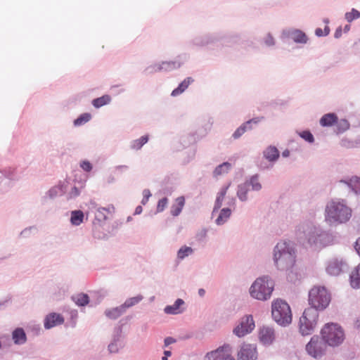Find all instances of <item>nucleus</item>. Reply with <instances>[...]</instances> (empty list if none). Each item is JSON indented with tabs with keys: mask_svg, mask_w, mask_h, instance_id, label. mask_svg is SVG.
<instances>
[{
	"mask_svg": "<svg viewBox=\"0 0 360 360\" xmlns=\"http://www.w3.org/2000/svg\"><path fill=\"white\" fill-rule=\"evenodd\" d=\"M63 322L64 318L63 316L56 313H50L46 316L44 325L46 329H50L56 326L63 324Z\"/></svg>",
	"mask_w": 360,
	"mask_h": 360,
	"instance_id": "17",
	"label": "nucleus"
},
{
	"mask_svg": "<svg viewBox=\"0 0 360 360\" xmlns=\"http://www.w3.org/2000/svg\"><path fill=\"white\" fill-rule=\"evenodd\" d=\"M296 238L303 245L307 243L315 248H321L332 243L333 236L310 222L300 224L296 230Z\"/></svg>",
	"mask_w": 360,
	"mask_h": 360,
	"instance_id": "2",
	"label": "nucleus"
},
{
	"mask_svg": "<svg viewBox=\"0 0 360 360\" xmlns=\"http://www.w3.org/2000/svg\"><path fill=\"white\" fill-rule=\"evenodd\" d=\"M319 312L314 308L306 309L302 316L300 318L299 329L302 335L311 334L317 324Z\"/></svg>",
	"mask_w": 360,
	"mask_h": 360,
	"instance_id": "8",
	"label": "nucleus"
},
{
	"mask_svg": "<svg viewBox=\"0 0 360 360\" xmlns=\"http://www.w3.org/2000/svg\"><path fill=\"white\" fill-rule=\"evenodd\" d=\"M330 302V295L325 287L314 286L309 292L310 308L318 310L326 309Z\"/></svg>",
	"mask_w": 360,
	"mask_h": 360,
	"instance_id": "7",
	"label": "nucleus"
},
{
	"mask_svg": "<svg viewBox=\"0 0 360 360\" xmlns=\"http://www.w3.org/2000/svg\"><path fill=\"white\" fill-rule=\"evenodd\" d=\"M271 314L274 320L279 325L286 326L292 321V313L289 304L277 299L271 305Z\"/></svg>",
	"mask_w": 360,
	"mask_h": 360,
	"instance_id": "5",
	"label": "nucleus"
},
{
	"mask_svg": "<svg viewBox=\"0 0 360 360\" xmlns=\"http://www.w3.org/2000/svg\"><path fill=\"white\" fill-rule=\"evenodd\" d=\"M213 40L210 37H198L193 39V44L196 46H202L209 44L212 42Z\"/></svg>",
	"mask_w": 360,
	"mask_h": 360,
	"instance_id": "41",
	"label": "nucleus"
},
{
	"mask_svg": "<svg viewBox=\"0 0 360 360\" xmlns=\"http://www.w3.org/2000/svg\"><path fill=\"white\" fill-rule=\"evenodd\" d=\"M231 209L229 207H225L220 210L218 217L215 220V223L218 226L223 225L230 218L231 214Z\"/></svg>",
	"mask_w": 360,
	"mask_h": 360,
	"instance_id": "25",
	"label": "nucleus"
},
{
	"mask_svg": "<svg viewBox=\"0 0 360 360\" xmlns=\"http://www.w3.org/2000/svg\"><path fill=\"white\" fill-rule=\"evenodd\" d=\"M143 211V208L141 205H139L136 207L134 214H140Z\"/></svg>",
	"mask_w": 360,
	"mask_h": 360,
	"instance_id": "62",
	"label": "nucleus"
},
{
	"mask_svg": "<svg viewBox=\"0 0 360 360\" xmlns=\"http://www.w3.org/2000/svg\"><path fill=\"white\" fill-rule=\"evenodd\" d=\"M82 188H83L82 186H81L79 188H78L77 186H73L71 188V190L68 192V193L67 194V199L72 200V199H75L77 197H78L82 192Z\"/></svg>",
	"mask_w": 360,
	"mask_h": 360,
	"instance_id": "45",
	"label": "nucleus"
},
{
	"mask_svg": "<svg viewBox=\"0 0 360 360\" xmlns=\"http://www.w3.org/2000/svg\"><path fill=\"white\" fill-rule=\"evenodd\" d=\"M299 135L308 143H312L314 141V136L309 131H303L300 132Z\"/></svg>",
	"mask_w": 360,
	"mask_h": 360,
	"instance_id": "46",
	"label": "nucleus"
},
{
	"mask_svg": "<svg viewBox=\"0 0 360 360\" xmlns=\"http://www.w3.org/2000/svg\"><path fill=\"white\" fill-rule=\"evenodd\" d=\"M260 120L261 118L255 117L247 121L235 131V132L233 134V137L234 139H238L246 131V130L252 129V123L257 124Z\"/></svg>",
	"mask_w": 360,
	"mask_h": 360,
	"instance_id": "20",
	"label": "nucleus"
},
{
	"mask_svg": "<svg viewBox=\"0 0 360 360\" xmlns=\"http://www.w3.org/2000/svg\"><path fill=\"white\" fill-rule=\"evenodd\" d=\"M352 215V210L346 200L333 199L328 201L325 207L324 217L326 222L332 226L346 224Z\"/></svg>",
	"mask_w": 360,
	"mask_h": 360,
	"instance_id": "3",
	"label": "nucleus"
},
{
	"mask_svg": "<svg viewBox=\"0 0 360 360\" xmlns=\"http://www.w3.org/2000/svg\"><path fill=\"white\" fill-rule=\"evenodd\" d=\"M64 193V185L60 183L51 187L43 196L42 200L45 201L47 199H53L58 196L62 195Z\"/></svg>",
	"mask_w": 360,
	"mask_h": 360,
	"instance_id": "19",
	"label": "nucleus"
},
{
	"mask_svg": "<svg viewBox=\"0 0 360 360\" xmlns=\"http://www.w3.org/2000/svg\"><path fill=\"white\" fill-rule=\"evenodd\" d=\"M110 97L108 95H104L101 97L95 98L92 101L93 105L96 108H101L104 105L108 104L110 102Z\"/></svg>",
	"mask_w": 360,
	"mask_h": 360,
	"instance_id": "36",
	"label": "nucleus"
},
{
	"mask_svg": "<svg viewBox=\"0 0 360 360\" xmlns=\"http://www.w3.org/2000/svg\"><path fill=\"white\" fill-rule=\"evenodd\" d=\"M72 299L77 305L81 307L85 306L89 301V296L86 294L77 295L76 297H73Z\"/></svg>",
	"mask_w": 360,
	"mask_h": 360,
	"instance_id": "38",
	"label": "nucleus"
},
{
	"mask_svg": "<svg viewBox=\"0 0 360 360\" xmlns=\"http://www.w3.org/2000/svg\"><path fill=\"white\" fill-rule=\"evenodd\" d=\"M235 204H236V200L234 198H231L229 202H227V205H229L230 207H235Z\"/></svg>",
	"mask_w": 360,
	"mask_h": 360,
	"instance_id": "63",
	"label": "nucleus"
},
{
	"mask_svg": "<svg viewBox=\"0 0 360 360\" xmlns=\"http://www.w3.org/2000/svg\"><path fill=\"white\" fill-rule=\"evenodd\" d=\"M172 355V352L168 350H165L164 352V356L162 357L161 360H167L168 357Z\"/></svg>",
	"mask_w": 360,
	"mask_h": 360,
	"instance_id": "60",
	"label": "nucleus"
},
{
	"mask_svg": "<svg viewBox=\"0 0 360 360\" xmlns=\"http://www.w3.org/2000/svg\"><path fill=\"white\" fill-rule=\"evenodd\" d=\"M346 268L347 264L342 259L333 258L328 261L326 271L331 276H338Z\"/></svg>",
	"mask_w": 360,
	"mask_h": 360,
	"instance_id": "15",
	"label": "nucleus"
},
{
	"mask_svg": "<svg viewBox=\"0 0 360 360\" xmlns=\"http://www.w3.org/2000/svg\"><path fill=\"white\" fill-rule=\"evenodd\" d=\"M80 167L85 172H90L92 169V165L90 163V162L87 160H84L81 162Z\"/></svg>",
	"mask_w": 360,
	"mask_h": 360,
	"instance_id": "51",
	"label": "nucleus"
},
{
	"mask_svg": "<svg viewBox=\"0 0 360 360\" xmlns=\"http://www.w3.org/2000/svg\"><path fill=\"white\" fill-rule=\"evenodd\" d=\"M254 328L255 322L252 316L247 315L241 319L239 324L235 327L233 332L236 336L241 338L251 333Z\"/></svg>",
	"mask_w": 360,
	"mask_h": 360,
	"instance_id": "12",
	"label": "nucleus"
},
{
	"mask_svg": "<svg viewBox=\"0 0 360 360\" xmlns=\"http://www.w3.org/2000/svg\"><path fill=\"white\" fill-rule=\"evenodd\" d=\"M167 202H168V200L167 198H163L160 199L158 202L157 211L158 212H162L165 210V208L166 207Z\"/></svg>",
	"mask_w": 360,
	"mask_h": 360,
	"instance_id": "50",
	"label": "nucleus"
},
{
	"mask_svg": "<svg viewBox=\"0 0 360 360\" xmlns=\"http://www.w3.org/2000/svg\"><path fill=\"white\" fill-rule=\"evenodd\" d=\"M249 188L250 187L248 186V184L245 182L238 186L236 195L240 201L245 202L248 200V193L250 190Z\"/></svg>",
	"mask_w": 360,
	"mask_h": 360,
	"instance_id": "28",
	"label": "nucleus"
},
{
	"mask_svg": "<svg viewBox=\"0 0 360 360\" xmlns=\"http://www.w3.org/2000/svg\"><path fill=\"white\" fill-rule=\"evenodd\" d=\"M263 155L268 161L274 162L279 158V151L275 146H270L263 151Z\"/></svg>",
	"mask_w": 360,
	"mask_h": 360,
	"instance_id": "23",
	"label": "nucleus"
},
{
	"mask_svg": "<svg viewBox=\"0 0 360 360\" xmlns=\"http://www.w3.org/2000/svg\"><path fill=\"white\" fill-rule=\"evenodd\" d=\"M351 285L354 288H360V264L350 275Z\"/></svg>",
	"mask_w": 360,
	"mask_h": 360,
	"instance_id": "30",
	"label": "nucleus"
},
{
	"mask_svg": "<svg viewBox=\"0 0 360 360\" xmlns=\"http://www.w3.org/2000/svg\"><path fill=\"white\" fill-rule=\"evenodd\" d=\"M205 360H235L232 356V348L229 344H224L217 349L207 352Z\"/></svg>",
	"mask_w": 360,
	"mask_h": 360,
	"instance_id": "11",
	"label": "nucleus"
},
{
	"mask_svg": "<svg viewBox=\"0 0 360 360\" xmlns=\"http://www.w3.org/2000/svg\"><path fill=\"white\" fill-rule=\"evenodd\" d=\"M231 165L229 162H223L215 168L213 172V175L214 176L217 177L218 176L226 174L231 169Z\"/></svg>",
	"mask_w": 360,
	"mask_h": 360,
	"instance_id": "33",
	"label": "nucleus"
},
{
	"mask_svg": "<svg viewBox=\"0 0 360 360\" xmlns=\"http://www.w3.org/2000/svg\"><path fill=\"white\" fill-rule=\"evenodd\" d=\"M354 248L360 256V237L356 241Z\"/></svg>",
	"mask_w": 360,
	"mask_h": 360,
	"instance_id": "59",
	"label": "nucleus"
},
{
	"mask_svg": "<svg viewBox=\"0 0 360 360\" xmlns=\"http://www.w3.org/2000/svg\"><path fill=\"white\" fill-rule=\"evenodd\" d=\"M230 184H229L228 185L223 186L220 189L219 192L217 193L216 200H219V201L223 202V200L226 195L227 191L230 186Z\"/></svg>",
	"mask_w": 360,
	"mask_h": 360,
	"instance_id": "47",
	"label": "nucleus"
},
{
	"mask_svg": "<svg viewBox=\"0 0 360 360\" xmlns=\"http://www.w3.org/2000/svg\"><path fill=\"white\" fill-rule=\"evenodd\" d=\"M193 82V79L191 77H187L184 81H182L177 88L174 89L171 95L172 96H176L181 93H183L189 86V84Z\"/></svg>",
	"mask_w": 360,
	"mask_h": 360,
	"instance_id": "29",
	"label": "nucleus"
},
{
	"mask_svg": "<svg viewBox=\"0 0 360 360\" xmlns=\"http://www.w3.org/2000/svg\"><path fill=\"white\" fill-rule=\"evenodd\" d=\"M184 304V301L182 299H177L172 305H167L164 309V312L167 314H179L183 310L181 307Z\"/></svg>",
	"mask_w": 360,
	"mask_h": 360,
	"instance_id": "22",
	"label": "nucleus"
},
{
	"mask_svg": "<svg viewBox=\"0 0 360 360\" xmlns=\"http://www.w3.org/2000/svg\"><path fill=\"white\" fill-rule=\"evenodd\" d=\"M109 210L104 207H98L95 212V218L98 221L106 220L107 216L105 212H109Z\"/></svg>",
	"mask_w": 360,
	"mask_h": 360,
	"instance_id": "42",
	"label": "nucleus"
},
{
	"mask_svg": "<svg viewBox=\"0 0 360 360\" xmlns=\"http://www.w3.org/2000/svg\"><path fill=\"white\" fill-rule=\"evenodd\" d=\"M354 327L357 329H360V317H358L354 322Z\"/></svg>",
	"mask_w": 360,
	"mask_h": 360,
	"instance_id": "64",
	"label": "nucleus"
},
{
	"mask_svg": "<svg viewBox=\"0 0 360 360\" xmlns=\"http://www.w3.org/2000/svg\"><path fill=\"white\" fill-rule=\"evenodd\" d=\"M264 41L265 44L269 46H273L274 44V39L270 34H267Z\"/></svg>",
	"mask_w": 360,
	"mask_h": 360,
	"instance_id": "54",
	"label": "nucleus"
},
{
	"mask_svg": "<svg viewBox=\"0 0 360 360\" xmlns=\"http://www.w3.org/2000/svg\"><path fill=\"white\" fill-rule=\"evenodd\" d=\"M296 249L293 243L281 240L273 249V261L275 267L287 273V279L294 282L297 276L292 271L296 262Z\"/></svg>",
	"mask_w": 360,
	"mask_h": 360,
	"instance_id": "1",
	"label": "nucleus"
},
{
	"mask_svg": "<svg viewBox=\"0 0 360 360\" xmlns=\"http://www.w3.org/2000/svg\"><path fill=\"white\" fill-rule=\"evenodd\" d=\"M125 312L122 305L116 307L112 309H108L105 311V315L110 319H116Z\"/></svg>",
	"mask_w": 360,
	"mask_h": 360,
	"instance_id": "26",
	"label": "nucleus"
},
{
	"mask_svg": "<svg viewBox=\"0 0 360 360\" xmlns=\"http://www.w3.org/2000/svg\"><path fill=\"white\" fill-rule=\"evenodd\" d=\"M222 201H219V200H215V202H214V208H213V210H212V215L214 214V213L217 211H218L221 207L222 206Z\"/></svg>",
	"mask_w": 360,
	"mask_h": 360,
	"instance_id": "56",
	"label": "nucleus"
},
{
	"mask_svg": "<svg viewBox=\"0 0 360 360\" xmlns=\"http://www.w3.org/2000/svg\"><path fill=\"white\" fill-rule=\"evenodd\" d=\"M248 184L249 187H251V190L254 191H259L262 189V186L259 181V176L257 174L252 176L249 179L245 181Z\"/></svg>",
	"mask_w": 360,
	"mask_h": 360,
	"instance_id": "32",
	"label": "nucleus"
},
{
	"mask_svg": "<svg viewBox=\"0 0 360 360\" xmlns=\"http://www.w3.org/2000/svg\"><path fill=\"white\" fill-rule=\"evenodd\" d=\"M283 34L292 39L296 43L305 44L307 41V37L300 30H288L283 31Z\"/></svg>",
	"mask_w": 360,
	"mask_h": 360,
	"instance_id": "18",
	"label": "nucleus"
},
{
	"mask_svg": "<svg viewBox=\"0 0 360 360\" xmlns=\"http://www.w3.org/2000/svg\"><path fill=\"white\" fill-rule=\"evenodd\" d=\"M342 29L341 27H338L334 34V37L336 39L340 38L342 36Z\"/></svg>",
	"mask_w": 360,
	"mask_h": 360,
	"instance_id": "58",
	"label": "nucleus"
},
{
	"mask_svg": "<svg viewBox=\"0 0 360 360\" xmlns=\"http://www.w3.org/2000/svg\"><path fill=\"white\" fill-rule=\"evenodd\" d=\"M340 146L345 148H354L357 147L359 143L357 141L349 139L347 138H343L340 143Z\"/></svg>",
	"mask_w": 360,
	"mask_h": 360,
	"instance_id": "44",
	"label": "nucleus"
},
{
	"mask_svg": "<svg viewBox=\"0 0 360 360\" xmlns=\"http://www.w3.org/2000/svg\"><path fill=\"white\" fill-rule=\"evenodd\" d=\"M315 34L317 37H322L324 36V33L321 28H316L315 30Z\"/></svg>",
	"mask_w": 360,
	"mask_h": 360,
	"instance_id": "61",
	"label": "nucleus"
},
{
	"mask_svg": "<svg viewBox=\"0 0 360 360\" xmlns=\"http://www.w3.org/2000/svg\"><path fill=\"white\" fill-rule=\"evenodd\" d=\"M181 63L179 60L163 61L160 64H155L148 66L146 71L148 73H153L160 71H171L181 67Z\"/></svg>",
	"mask_w": 360,
	"mask_h": 360,
	"instance_id": "13",
	"label": "nucleus"
},
{
	"mask_svg": "<svg viewBox=\"0 0 360 360\" xmlns=\"http://www.w3.org/2000/svg\"><path fill=\"white\" fill-rule=\"evenodd\" d=\"M185 204V198L184 196L178 197L176 199L175 204L172 205L171 207V214L174 217H177L180 214L182 211V209Z\"/></svg>",
	"mask_w": 360,
	"mask_h": 360,
	"instance_id": "24",
	"label": "nucleus"
},
{
	"mask_svg": "<svg viewBox=\"0 0 360 360\" xmlns=\"http://www.w3.org/2000/svg\"><path fill=\"white\" fill-rule=\"evenodd\" d=\"M275 283L269 275L256 278L249 288L250 295L257 300L266 301L270 299L274 289Z\"/></svg>",
	"mask_w": 360,
	"mask_h": 360,
	"instance_id": "4",
	"label": "nucleus"
},
{
	"mask_svg": "<svg viewBox=\"0 0 360 360\" xmlns=\"http://www.w3.org/2000/svg\"><path fill=\"white\" fill-rule=\"evenodd\" d=\"M349 127V124L346 120H341L339 122H338V129L339 132H344Z\"/></svg>",
	"mask_w": 360,
	"mask_h": 360,
	"instance_id": "48",
	"label": "nucleus"
},
{
	"mask_svg": "<svg viewBox=\"0 0 360 360\" xmlns=\"http://www.w3.org/2000/svg\"><path fill=\"white\" fill-rule=\"evenodd\" d=\"M91 119V115L89 113H84L79 115L76 120H74L75 126L82 125Z\"/></svg>",
	"mask_w": 360,
	"mask_h": 360,
	"instance_id": "43",
	"label": "nucleus"
},
{
	"mask_svg": "<svg viewBox=\"0 0 360 360\" xmlns=\"http://www.w3.org/2000/svg\"><path fill=\"white\" fill-rule=\"evenodd\" d=\"M360 18V12L355 8H352L351 11L347 12L345 14V18L348 22H352L353 20Z\"/></svg>",
	"mask_w": 360,
	"mask_h": 360,
	"instance_id": "39",
	"label": "nucleus"
},
{
	"mask_svg": "<svg viewBox=\"0 0 360 360\" xmlns=\"http://www.w3.org/2000/svg\"><path fill=\"white\" fill-rule=\"evenodd\" d=\"M222 201H219V200H215V202H214V208H213V210H212V215L214 214V213L217 211H218L221 207L222 206Z\"/></svg>",
	"mask_w": 360,
	"mask_h": 360,
	"instance_id": "57",
	"label": "nucleus"
},
{
	"mask_svg": "<svg viewBox=\"0 0 360 360\" xmlns=\"http://www.w3.org/2000/svg\"><path fill=\"white\" fill-rule=\"evenodd\" d=\"M148 136L147 135L143 136L141 138L134 140L131 143V148L134 150H139L141 147L148 142Z\"/></svg>",
	"mask_w": 360,
	"mask_h": 360,
	"instance_id": "37",
	"label": "nucleus"
},
{
	"mask_svg": "<svg viewBox=\"0 0 360 360\" xmlns=\"http://www.w3.org/2000/svg\"><path fill=\"white\" fill-rule=\"evenodd\" d=\"M176 342V340L172 337H167L164 340V346L168 347L171 344Z\"/></svg>",
	"mask_w": 360,
	"mask_h": 360,
	"instance_id": "55",
	"label": "nucleus"
},
{
	"mask_svg": "<svg viewBox=\"0 0 360 360\" xmlns=\"http://www.w3.org/2000/svg\"><path fill=\"white\" fill-rule=\"evenodd\" d=\"M143 299V297L141 295H139L136 297H130L122 304V307H124V310L126 311L127 309L131 307L139 302H140Z\"/></svg>",
	"mask_w": 360,
	"mask_h": 360,
	"instance_id": "35",
	"label": "nucleus"
},
{
	"mask_svg": "<svg viewBox=\"0 0 360 360\" xmlns=\"http://www.w3.org/2000/svg\"><path fill=\"white\" fill-rule=\"evenodd\" d=\"M327 345L322 337L314 335L306 345L305 349L309 356L315 359H320L326 354Z\"/></svg>",
	"mask_w": 360,
	"mask_h": 360,
	"instance_id": "10",
	"label": "nucleus"
},
{
	"mask_svg": "<svg viewBox=\"0 0 360 360\" xmlns=\"http://www.w3.org/2000/svg\"><path fill=\"white\" fill-rule=\"evenodd\" d=\"M207 235V229L205 228L200 230L195 235V239L198 241H203Z\"/></svg>",
	"mask_w": 360,
	"mask_h": 360,
	"instance_id": "49",
	"label": "nucleus"
},
{
	"mask_svg": "<svg viewBox=\"0 0 360 360\" xmlns=\"http://www.w3.org/2000/svg\"><path fill=\"white\" fill-rule=\"evenodd\" d=\"M28 328L32 331L34 335H38L41 331V327L39 324L30 326Z\"/></svg>",
	"mask_w": 360,
	"mask_h": 360,
	"instance_id": "53",
	"label": "nucleus"
},
{
	"mask_svg": "<svg viewBox=\"0 0 360 360\" xmlns=\"http://www.w3.org/2000/svg\"><path fill=\"white\" fill-rule=\"evenodd\" d=\"M193 253V249L191 247L184 245L177 252V258L183 260Z\"/></svg>",
	"mask_w": 360,
	"mask_h": 360,
	"instance_id": "34",
	"label": "nucleus"
},
{
	"mask_svg": "<svg viewBox=\"0 0 360 360\" xmlns=\"http://www.w3.org/2000/svg\"><path fill=\"white\" fill-rule=\"evenodd\" d=\"M338 122V117L335 113L324 115L320 120V124L322 127H330Z\"/></svg>",
	"mask_w": 360,
	"mask_h": 360,
	"instance_id": "27",
	"label": "nucleus"
},
{
	"mask_svg": "<svg viewBox=\"0 0 360 360\" xmlns=\"http://www.w3.org/2000/svg\"><path fill=\"white\" fill-rule=\"evenodd\" d=\"M143 197L141 200V204L146 205L148 202L149 198L151 196V193L148 189H144L143 191Z\"/></svg>",
	"mask_w": 360,
	"mask_h": 360,
	"instance_id": "52",
	"label": "nucleus"
},
{
	"mask_svg": "<svg viewBox=\"0 0 360 360\" xmlns=\"http://www.w3.org/2000/svg\"><path fill=\"white\" fill-rule=\"evenodd\" d=\"M259 338L263 345H271L276 339L274 328L269 326H263L259 330Z\"/></svg>",
	"mask_w": 360,
	"mask_h": 360,
	"instance_id": "16",
	"label": "nucleus"
},
{
	"mask_svg": "<svg viewBox=\"0 0 360 360\" xmlns=\"http://www.w3.org/2000/svg\"><path fill=\"white\" fill-rule=\"evenodd\" d=\"M321 337L328 346L337 347L342 343L345 334L342 328L337 323H326L321 331Z\"/></svg>",
	"mask_w": 360,
	"mask_h": 360,
	"instance_id": "6",
	"label": "nucleus"
},
{
	"mask_svg": "<svg viewBox=\"0 0 360 360\" xmlns=\"http://www.w3.org/2000/svg\"><path fill=\"white\" fill-rule=\"evenodd\" d=\"M238 360H256L257 359V348L254 345L244 344L237 354Z\"/></svg>",
	"mask_w": 360,
	"mask_h": 360,
	"instance_id": "14",
	"label": "nucleus"
},
{
	"mask_svg": "<svg viewBox=\"0 0 360 360\" xmlns=\"http://www.w3.org/2000/svg\"><path fill=\"white\" fill-rule=\"evenodd\" d=\"M12 339L15 344L20 345L22 342V328H17L12 333Z\"/></svg>",
	"mask_w": 360,
	"mask_h": 360,
	"instance_id": "40",
	"label": "nucleus"
},
{
	"mask_svg": "<svg viewBox=\"0 0 360 360\" xmlns=\"http://www.w3.org/2000/svg\"><path fill=\"white\" fill-rule=\"evenodd\" d=\"M124 340L123 326H115L113 328L110 342L107 346L108 352L110 354H118L124 346Z\"/></svg>",
	"mask_w": 360,
	"mask_h": 360,
	"instance_id": "9",
	"label": "nucleus"
},
{
	"mask_svg": "<svg viewBox=\"0 0 360 360\" xmlns=\"http://www.w3.org/2000/svg\"><path fill=\"white\" fill-rule=\"evenodd\" d=\"M340 183L347 185L354 193H360V177L352 176L348 179H342Z\"/></svg>",
	"mask_w": 360,
	"mask_h": 360,
	"instance_id": "21",
	"label": "nucleus"
},
{
	"mask_svg": "<svg viewBox=\"0 0 360 360\" xmlns=\"http://www.w3.org/2000/svg\"><path fill=\"white\" fill-rule=\"evenodd\" d=\"M84 213L81 210H74L71 212L70 222L73 226L80 225L84 220Z\"/></svg>",
	"mask_w": 360,
	"mask_h": 360,
	"instance_id": "31",
	"label": "nucleus"
}]
</instances>
